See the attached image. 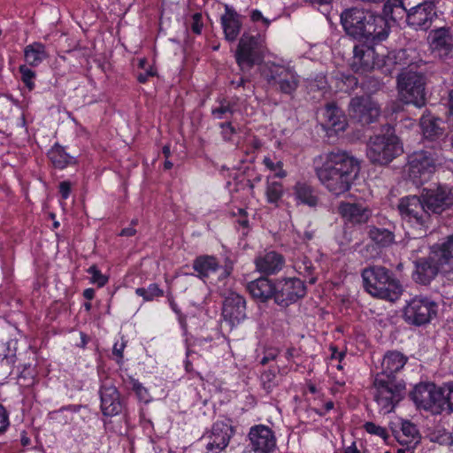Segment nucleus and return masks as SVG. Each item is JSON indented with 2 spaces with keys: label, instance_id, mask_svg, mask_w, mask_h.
Segmentation results:
<instances>
[{
  "label": "nucleus",
  "instance_id": "obj_1",
  "mask_svg": "<svg viewBox=\"0 0 453 453\" xmlns=\"http://www.w3.org/2000/svg\"><path fill=\"white\" fill-rule=\"evenodd\" d=\"M359 162L346 151H331L315 168L320 183L335 196L347 192L359 173Z\"/></svg>",
  "mask_w": 453,
  "mask_h": 453
},
{
  "label": "nucleus",
  "instance_id": "obj_2",
  "mask_svg": "<svg viewBox=\"0 0 453 453\" xmlns=\"http://www.w3.org/2000/svg\"><path fill=\"white\" fill-rule=\"evenodd\" d=\"M341 23L346 34L358 41L381 42L388 36L385 19L367 10H345L341 14Z\"/></svg>",
  "mask_w": 453,
  "mask_h": 453
},
{
  "label": "nucleus",
  "instance_id": "obj_3",
  "mask_svg": "<svg viewBox=\"0 0 453 453\" xmlns=\"http://www.w3.org/2000/svg\"><path fill=\"white\" fill-rule=\"evenodd\" d=\"M381 132L370 138L366 154L372 164L387 165L403 154V148L392 126H384Z\"/></svg>",
  "mask_w": 453,
  "mask_h": 453
},
{
  "label": "nucleus",
  "instance_id": "obj_4",
  "mask_svg": "<svg viewBox=\"0 0 453 453\" xmlns=\"http://www.w3.org/2000/svg\"><path fill=\"white\" fill-rule=\"evenodd\" d=\"M406 393V384L398 377L377 373L373 380L372 394L380 411L390 413L403 400Z\"/></svg>",
  "mask_w": 453,
  "mask_h": 453
},
{
  "label": "nucleus",
  "instance_id": "obj_5",
  "mask_svg": "<svg viewBox=\"0 0 453 453\" xmlns=\"http://www.w3.org/2000/svg\"><path fill=\"white\" fill-rule=\"evenodd\" d=\"M261 75L270 88L294 98L300 80L299 75L293 68L275 62H268L264 65Z\"/></svg>",
  "mask_w": 453,
  "mask_h": 453
},
{
  "label": "nucleus",
  "instance_id": "obj_6",
  "mask_svg": "<svg viewBox=\"0 0 453 453\" xmlns=\"http://www.w3.org/2000/svg\"><path fill=\"white\" fill-rule=\"evenodd\" d=\"M266 50L265 36L264 35L260 33L251 35L244 32L235 50V62L242 69L252 68L264 61Z\"/></svg>",
  "mask_w": 453,
  "mask_h": 453
},
{
  "label": "nucleus",
  "instance_id": "obj_7",
  "mask_svg": "<svg viewBox=\"0 0 453 453\" xmlns=\"http://www.w3.org/2000/svg\"><path fill=\"white\" fill-rule=\"evenodd\" d=\"M425 77L417 72H402L397 76V88L400 99L418 108L426 104Z\"/></svg>",
  "mask_w": 453,
  "mask_h": 453
},
{
  "label": "nucleus",
  "instance_id": "obj_8",
  "mask_svg": "<svg viewBox=\"0 0 453 453\" xmlns=\"http://www.w3.org/2000/svg\"><path fill=\"white\" fill-rule=\"evenodd\" d=\"M398 211L403 224L415 230H426L428 227L430 213L422 199L417 196H405L400 199Z\"/></svg>",
  "mask_w": 453,
  "mask_h": 453
},
{
  "label": "nucleus",
  "instance_id": "obj_9",
  "mask_svg": "<svg viewBox=\"0 0 453 453\" xmlns=\"http://www.w3.org/2000/svg\"><path fill=\"white\" fill-rule=\"evenodd\" d=\"M193 269L196 276L204 283L207 280L223 281L226 280L234 271V263L226 259L224 265H220L218 258L212 255H200L193 261Z\"/></svg>",
  "mask_w": 453,
  "mask_h": 453
},
{
  "label": "nucleus",
  "instance_id": "obj_10",
  "mask_svg": "<svg viewBox=\"0 0 453 453\" xmlns=\"http://www.w3.org/2000/svg\"><path fill=\"white\" fill-rule=\"evenodd\" d=\"M437 154L432 150L414 151L408 157V175L415 185L427 181L436 168Z\"/></svg>",
  "mask_w": 453,
  "mask_h": 453
},
{
  "label": "nucleus",
  "instance_id": "obj_11",
  "mask_svg": "<svg viewBox=\"0 0 453 453\" xmlns=\"http://www.w3.org/2000/svg\"><path fill=\"white\" fill-rule=\"evenodd\" d=\"M437 304L426 297L412 298L403 309L404 320L413 326H423L436 316Z\"/></svg>",
  "mask_w": 453,
  "mask_h": 453
},
{
  "label": "nucleus",
  "instance_id": "obj_12",
  "mask_svg": "<svg viewBox=\"0 0 453 453\" xmlns=\"http://www.w3.org/2000/svg\"><path fill=\"white\" fill-rule=\"evenodd\" d=\"M349 114L352 119L365 126L377 120L380 108L371 96H355L350 100Z\"/></svg>",
  "mask_w": 453,
  "mask_h": 453
},
{
  "label": "nucleus",
  "instance_id": "obj_13",
  "mask_svg": "<svg viewBox=\"0 0 453 453\" xmlns=\"http://www.w3.org/2000/svg\"><path fill=\"white\" fill-rule=\"evenodd\" d=\"M249 447L242 453H272L276 449V436L267 426L256 425L248 434Z\"/></svg>",
  "mask_w": 453,
  "mask_h": 453
},
{
  "label": "nucleus",
  "instance_id": "obj_14",
  "mask_svg": "<svg viewBox=\"0 0 453 453\" xmlns=\"http://www.w3.org/2000/svg\"><path fill=\"white\" fill-rule=\"evenodd\" d=\"M411 399L418 409L426 411L439 407L444 403V391L442 388L434 383H421L415 387L411 392Z\"/></svg>",
  "mask_w": 453,
  "mask_h": 453
},
{
  "label": "nucleus",
  "instance_id": "obj_15",
  "mask_svg": "<svg viewBox=\"0 0 453 453\" xmlns=\"http://www.w3.org/2000/svg\"><path fill=\"white\" fill-rule=\"evenodd\" d=\"M422 201L433 213H441L453 204V189L448 185L439 184L434 188L424 189Z\"/></svg>",
  "mask_w": 453,
  "mask_h": 453
},
{
  "label": "nucleus",
  "instance_id": "obj_16",
  "mask_svg": "<svg viewBox=\"0 0 453 453\" xmlns=\"http://www.w3.org/2000/svg\"><path fill=\"white\" fill-rule=\"evenodd\" d=\"M435 15L434 3L424 2L408 10L405 23L415 29L426 30L430 27Z\"/></svg>",
  "mask_w": 453,
  "mask_h": 453
},
{
  "label": "nucleus",
  "instance_id": "obj_17",
  "mask_svg": "<svg viewBox=\"0 0 453 453\" xmlns=\"http://www.w3.org/2000/svg\"><path fill=\"white\" fill-rule=\"evenodd\" d=\"M232 434V428L228 425L214 424L210 434L203 437L207 440L205 453H220L227 447Z\"/></svg>",
  "mask_w": 453,
  "mask_h": 453
},
{
  "label": "nucleus",
  "instance_id": "obj_18",
  "mask_svg": "<svg viewBox=\"0 0 453 453\" xmlns=\"http://www.w3.org/2000/svg\"><path fill=\"white\" fill-rule=\"evenodd\" d=\"M365 41L354 46L351 68L357 73H366L374 68L376 53L372 45Z\"/></svg>",
  "mask_w": 453,
  "mask_h": 453
},
{
  "label": "nucleus",
  "instance_id": "obj_19",
  "mask_svg": "<svg viewBox=\"0 0 453 453\" xmlns=\"http://www.w3.org/2000/svg\"><path fill=\"white\" fill-rule=\"evenodd\" d=\"M224 8L225 12L220 17L224 38L228 42H234L238 39L242 32V17L229 4H225Z\"/></svg>",
  "mask_w": 453,
  "mask_h": 453
},
{
  "label": "nucleus",
  "instance_id": "obj_20",
  "mask_svg": "<svg viewBox=\"0 0 453 453\" xmlns=\"http://www.w3.org/2000/svg\"><path fill=\"white\" fill-rule=\"evenodd\" d=\"M222 315L231 325H235L246 318V303L242 296L232 292L223 303Z\"/></svg>",
  "mask_w": 453,
  "mask_h": 453
},
{
  "label": "nucleus",
  "instance_id": "obj_21",
  "mask_svg": "<svg viewBox=\"0 0 453 453\" xmlns=\"http://www.w3.org/2000/svg\"><path fill=\"white\" fill-rule=\"evenodd\" d=\"M408 9L403 0H386L383 4L381 18H384L388 27V33L391 27L405 24Z\"/></svg>",
  "mask_w": 453,
  "mask_h": 453
},
{
  "label": "nucleus",
  "instance_id": "obj_22",
  "mask_svg": "<svg viewBox=\"0 0 453 453\" xmlns=\"http://www.w3.org/2000/svg\"><path fill=\"white\" fill-rule=\"evenodd\" d=\"M100 398L104 416H115L121 411L119 394L115 386L104 383L100 389Z\"/></svg>",
  "mask_w": 453,
  "mask_h": 453
},
{
  "label": "nucleus",
  "instance_id": "obj_23",
  "mask_svg": "<svg viewBox=\"0 0 453 453\" xmlns=\"http://www.w3.org/2000/svg\"><path fill=\"white\" fill-rule=\"evenodd\" d=\"M285 264L284 257L274 250L268 251L255 259L257 270L266 276L278 273Z\"/></svg>",
  "mask_w": 453,
  "mask_h": 453
},
{
  "label": "nucleus",
  "instance_id": "obj_24",
  "mask_svg": "<svg viewBox=\"0 0 453 453\" xmlns=\"http://www.w3.org/2000/svg\"><path fill=\"white\" fill-rule=\"evenodd\" d=\"M394 436L399 444L411 450L419 444L421 440L420 433L417 426L409 420H403L399 430H394Z\"/></svg>",
  "mask_w": 453,
  "mask_h": 453
},
{
  "label": "nucleus",
  "instance_id": "obj_25",
  "mask_svg": "<svg viewBox=\"0 0 453 453\" xmlns=\"http://www.w3.org/2000/svg\"><path fill=\"white\" fill-rule=\"evenodd\" d=\"M420 128L426 139L435 141L443 135L444 122L426 110L420 118Z\"/></svg>",
  "mask_w": 453,
  "mask_h": 453
},
{
  "label": "nucleus",
  "instance_id": "obj_26",
  "mask_svg": "<svg viewBox=\"0 0 453 453\" xmlns=\"http://www.w3.org/2000/svg\"><path fill=\"white\" fill-rule=\"evenodd\" d=\"M305 291V285H274L273 298L278 304L287 306L303 296Z\"/></svg>",
  "mask_w": 453,
  "mask_h": 453
},
{
  "label": "nucleus",
  "instance_id": "obj_27",
  "mask_svg": "<svg viewBox=\"0 0 453 453\" xmlns=\"http://www.w3.org/2000/svg\"><path fill=\"white\" fill-rule=\"evenodd\" d=\"M412 279L415 283H430L439 273V262L430 258H419L415 261Z\"/></svg>",
  "mask_w": 453,
  "mask_h": 453
},
{
  "label": "nucleus",
  "instance_id": "obj_28",
  "mask_svg": "<svg viewBox=\"0 0 453 453\" xmlns=\"http://www.w3.org/2000/svg\"><path fill=\"white\" fill-rule=\"evenodd\" d=\"M47 157L55 169L64 170L77 165V159L70 155L65 147L55 142L47 152Z\"/></svg>",
  "mask_w": 453,
  "mask_h": 453
},
{
  "label": "nucleus",
  "instance_id": "obj_29",
  "mask_svg": "<svg viewBox=\"0 0 453 453\" xmlns=\"http://www.w3.org/2000/svg\"><path fill=\"white\" fill-rule=\"evenodd\" d=\"M339 213L348 222L352 224H362L368 220L369 210L360 203H341Z\"/></svg>",
  "mask_w": 453,
  "mask_h": 453
},
{
  "label": "nucleus",
  "instance_id": "obj_30",
  "mask_svg": "<svg viewBox=\"0 0 453 453\" xmlns=\"http://www.w3.org/2000/svg\"><path fill=\"white\" fill-rule=\"evenodd\" d=\"M431 48L441 58H446L452 52L453 38L448 28L441 27L434 31Z\"/></svg>",
  "mask_w": 453,
  "mask_h": 453
},
{
  "label": "nucleus",
  "instance_id": "obj_31",
  "mask_svg": "<svg viewBox=\"0 0 453 453\" xmlns=\"http://www.w3.org/2000/svg\"><path fill=\"white\" fill-rule=\"evenodd\" d=\"M363 283H399L392 271L381 265H369L361 272Z\"/></svg>",
  "mask_w": 453,
  "mask_h": 453
},
{
  "label": "nucleus",
  "instance_id": "obj_32",
  "mask_svg": "<svg viewBox=\"0 0 453 453\" xmlns=\"http://www.w3.org/2000/svg\"><path fill=\"white\" fill-rule=\"evenodd\" d=\"M367 236L376 249L379 250L377 254L395 242L394 232L385 227L368 226Z\"/></svg>",
  "mask_w": 453,
  "mask_h": 453
},
{
  "label": "nucleus",
  "instance_id": "obj_33",
  "mask_svg": "<svg viewBox=\"0 0 453 453\" xmlns=\"http://www.w3.org/2000/svg\"><path fill=\"white\" fill-rule=\"evenodd\" d=\"M366 293L372 296L389 302H395L400 298L403 293L401 285H363Z\"/></svg>",
  "mask_w": 453,
  "mask_h": 453
},
{
  "label": "nucleus",
  "instance_id": "obj_34",
  "mask_svg": "<svg viewBox=\"0 0 453 453\" xmlns=\"http://www.w3.org/2000/svg\"><path fill=\"white\" fill-rule=\"evenodd\" d=\"M408 358L398 351H388L383 357L380 373L398 377L397 373L403 368Z\"/></svg>",
  "mask_w": 453,
  "mask_h": 453
},
{
  "label": "nucleus",
  "instance_id": "obj_35",
  "mask_svg": "<svg viewBox=\"0 0 453 453\" xmlns=\"http://www.w3.org/2000/svg\"><path fill=\"white\" fill-rule=\"evenodd\" d=\"M294 200L296 204L315 207L318 204L319 198L315 195L314 188L308 183L297 181L293 188Z\"/></svg>",
  "mask_w": 453,
  "mask_h": 453
},
{
  "label": "nucleus",
  "instance_id": "obj_36",
  "mask_svg": "<svg viewBox=\"0 0 453 453\" xmlns=\"http://www.w3.org/2000/svg\"><path fill=\"white\" fill-rule=\"evenodd\" d=\"M326 127L334 133L344 131L347 126L345 116L342 111L334 104H328L325 110Z\"/></svg>",
  "mask_w": 453,
  "mask_h": 453
},
{
  "label": "nucleus",
  "instance_id": "obj_37",
  "mask_svg": "<svg viewBox=\"0 0 453 453\" xmlns=\"http://www.w3.org/2000/svg\"><path fill=\"white\" fill-rule=\"evenodd\" d=\"M24 58L28 65L38 66L48 58L45 45L38 42L27 45L24 49Z\"/></svg>",
  "mask_w": 453,
  "mask_h": 453
},
{
  "label": "nucleus",
  "instance_id": "obj_38",
  "mask_svg": "<svg viewBox=\"0 0 453 453\" xmlns=\"http://www.w3.org/2000/svg\"><path fill=\"white\" fill-rule=\"evenodd\" d=\"M333 82L337 91L350 93L357 88L358 80L349 71L334 73Z\"/></svg>",
  "mask_w": 453,
  "mask_h": 453
},
{
  "label": "nucleus",
  "instance_id": "obj_39",
  "mask_svg": "<svg viewBox=\"0 0 453 453\" xmlns=\"http://www.w3.org/2000/svg\"><path fill=\"white\" fill-rule=\"evenodd\" d=\"M438 262L444 272L453 271V234L436 251Z\"/></svg>",
  "mask_w": 453,
  "mask_h": 453
},
{
  "label": "nucleus",
  "instance_id": "obj_40",
  "mask_svg": "<svg viewBox=\"0 0 453 453\" xmlns=\"http://www.w3.org/2000/svg\"><path fill=\"white\" fill-rule=\"evenodd\" d=\"M296 269L300 275L303 276V280L296 278H285V283H316L317 277L313 275L314 267L309 259H304L301 263L296 265Z\"/></svg>",
  "mask_w": 453,
  "mask_h": 453
},
{
  "label": "nucleus",
  "instance_id": "obj_41",
  "mask_svg": "<svg viewBox=\"0 0 453 453\" xmlns=\"http://www.w3.org/2000/svg\"><path fill=\"white\" fill-rule=\"evenodd\" d=\"M274 285H247V288L253 298L265 302L273 298Z\"/></svg>",
  "mask_w": 453,
  "mask_h": 453
},
{
  "label": "nucleus",
  "instance_id": "obj_42",
  "mask_svg": "<svg viewBox=\"0 0 453 453\" xmlns=\"http://www.w3.org/2000/svg\"><path fill=\"white\" fill-rule=\"evenodd\" d=\"M284 194V188L280 181L267 182L265 188L266 201L272 204H277L282 198Z\"/></svg>",
  "mask_w": 453,
  "mask_h": 453
},
{
  "label": "nucleus",
  "instance_id": "obj_43",
  "mask_svg": "<svg viewBox=\"0 0 453 453\" xmlns=\"http://www.w3.org/2000/svg\"><path fill=\"white\" fill-rule=\"evenodd\" d=\"M217 102L219 105L211 109V115L215 119H222L226 117V114L233 116L234 112L233 103L225 97H219Z\"/></svg>",
  "mask_w": 453,
  "mask_h": 453
},
{
  "label": "nucleus",
  "instance_id": "obj_44",
  "mask_svg": "<svg viewBox=\"0 0 453 453\" xmlns=\"http://www.w3.org/2000/svg\"><path fill=\"white\" fill-rule=\"evenodd\" d=\"M20 73V81L29 92L35 88L36 73L29 68L27 65H21L19 67Z\"/></svg>",
  "mask_w": 453,
  "mask_h": 453
},
{
  "label": "nucleus",
  "instance_id": "obj_45",
  "mask_svg": "<svg viewBox=\"0 0 453 453\" xmlns=\"http://www.w3.org/2000/svg\"><path fill=\"white\" fill-rule=\"evenodd\" d=\"M263 164L268 170L274 173L275 177L282 179L287 176V172L283 169L282 161L273 162L270 157H265Z\"/></svg>",
  "mask_w": 453,
  "mask_h": 453
},
{
  "label": "nucleus",
  "instance_id": "obj_46",
  "mask_svg": "<svg viewBox=\"0 0 453 453\" xmlns=\"http://www.w3.org/2000/svg\"><path fill=\"white\" fill-rule=\"evenodd\" d=\"M261 384L266 393H270L278 386L276 372L271 370L261 374Z\"/></svg>",
  "mask_w": 453,
  "mask_h": 453
},
{
  "label": "nucleus",
  "instance_id": "obj_47",
  "mask_svg": "<svg viewBox=\"0 0 453 453\" xmlns=\"http://www.w3.org/2000/svg\"><path fill=\"white\" fill-rule=\"evenodd\" d=\"M136 294L142 296L145 301L153 300L155 297L162 296L164 291L157 288V285H149L147 288H139L135 290Z\"/></svg>",
  "mask_w": 453,
  "mask_h": 453
},
{
  "label": "nucleus",
  "instance_id": "obj_48",
  "mask_svg": "<svg viewBox=\"0 0 453 453\" xmlns=\"http://www.w3.org/2000/svg\"><path fill=\"white\" fill-rule=\"evenodd\" d=\"M130 385L140 401L148 403L150 400V395L148 389L142 386L137 380L130 378Z\"/></svg>",
  "mask_w": 453,
  "mask_h": 453
},
{
  "label": "nucleus",
  "instance_id": "obj_49",
  "mask_svg": "<svg viewBox=\"0 0 453 453\" xmlns=\"http://www.w3.org/2000/svg\"><path fill=\"white\" fill-rule=\"evenodd\" d=\"M203 14L202 12H195L191 15L189 20V28L195 35H202L203 28Z\"/></svg>",
  "mask_w": 453,
  "mask_h": 453
},
{
  "label": "nucleus",
  "instance_id": "obj_50",
  "mask_svg": "<svg viewBox=\"0 0 453 453\" xmlns=\"http://www.w3.org/2000/svg\"><path fill=\"white\" fill-rule=\"evenodd\" d=\"M221 129V136L224 141L230 142L233 136L237 133L236 128L233 126L231 121L221 122L219 124Z\"/></svg>",
  "mask_w": 453,
  "mask_h": 453
},
{
  "label": "nucleus",
  "instance_id": "obj_51",
  "mask_svg": "<svg viewBox=\"0 0 453 453\" xmlns=\"http://www.w3.org/2000/svg\"><path fill=\"white\" fill-rule=\"evenodd\" d=\"M250 17L251 22L261 24V27H260L261 29L266 30L269 27V26L271 25V20L269 19L264 17L263 13L257 9L252 10L250 12Z\"/></svg>",
  "mask_w": 453,
  "mask_h": 453
},
{
  "label": "nucleus",
  "instance_id": "obj_52",
  "mask_svg": "<svg viewBox=\"0 0 453 453\" xmlns=\"http://www.w3.org/2000/svg\"><path fill=\"white\" fill-rule=\"evenodd\" d=\"M364 427L365 431L371 434L378 435L379 437L383 438L384 440H387L388 438L387 430L384 427L377 426L372 422H366L364 425Z\"/></svg>",
  "mask_w": 453,
  "mask_h": 453
},
{
  "label": "nucleus",
  "instance_id": "obj_53",
  "mask_svg": "<svg viewBox=\"0 0 453 453\" xmlns=\"http://www.w3.org/2000/svg\"><path fill=\"white\" fill-rule=\"evenodd\" d=\"M88 273L91 275L90 283H107L108 278L104 275L96 265H91L88 269Z\"/></svg>",
  "mask_w": 453,
  "mask_h": 453
},
{
  "label": "nucleus",
  "instance_id": "obj_54",
  "mask_svg": "<svg viewBox=\"0 0 453 453\" xmlns=\"http://www.w3.org/2000/svg\"><path fill=\"white\" fill-rule=\"evenodd\" d=\"M126 348V342L121 340L120 342H115L112 348V355L116 358L118 364H121L123 361V352Z\"/></svg>",
  "mask_w": 453,
  "mask_h": 453
},
{
  "label": "nucleus",
  "instance_id": "obj_55",
  "mask_svg": "<svg viewBox=\"0 0 453 453\" xmlns=\"http://www.w3.org/2000/svg\"><path fill=\"white\" fill-rule=\"evenodd\" d=\"M10 426L9 413L0 403V434H4Z\"/></svg>",
  "mask_w": 453,
  "mask_h": 453
},
{
  "label": "nucleus",
  "instance_id": "obj_56",
  "mask_svg": "<svg viewBox=\"0 0 453 453\" xmlns=\"http://www.w3.org/2000/svg\"><path fill=\"white\" fill-rule=\"evenodd\" d=\"M58 192L63 200L69 198L72 192V183L69 180H63L58 184Z\"/></svg>",
  "mask_w": 453,
  "mask_h": 453
},
{
  "label": "nucleus",
  "instance_id": "obj_57",
  "mask_svg": "<svg viewBox=\"0 0 453 453\" xmlns=\"http://www.w3.org/2000/svg\"><path fill=\"white\" fill-rule=\"evenodd\" d=\"M444 391V402L448 403L449 409L453 411V383H449L442 388Z\"/></svg>",
  "mask_w": 453,
  "mask_h": 453
},
{
  "label": "nucleus",
  "instance_id": "obj_58",
  "mask_svg": "<svg viewBox=\"0 0 453 453\" xmlns=\"http://www.w3.org/2000/svg\"><path fill=\"white\" fill-rule=\"evenodd\" d=\"M157 75V70L153 66H150L144 73H140L137 75V81L141 84H145L148 82L150 77H155Z\"/></svg>",
  "mask_w": 453,
  "mask_h": 453
},
{
  "label": "nucleus",
  "instance_id": "obj_59",
  "mask_svg": "<svg viewBox=\"0 0 453 453\" xmlns=\"http://www.w3.org/2000/svg\"><path fill=\"white\" fill-rule=\"evenodd\" d=\"M280 351L278 349H267L265 352V356L260 361L261 365H266L269 361L274 360L279 355Z\"/></svg>",
  "mask_w": 453,
  "mask_h": 453
},
{
  "label": "nucleus",
  "instance_id": "obj_60",
  "mask_svg": "<svg viewBox=\"0 0 453 453\" xmlns=\"http://www.w3.org/2000/svg\"><path fill=\"white\" fill-rule=\"evenodd\" d=\"M236 224L238 225L239 227L242 228V236H247L249 234V230H250V221H249L248 216L239 218L236 220Z\"/></svg>",
  "mask_w": 453,
  "mask_h": 453
},
{
  "label": "nucleus",
  "instance_id": "obj_61",
  "mask_svg": "<svg viewBox=\"0 0 453 453\" xmlns=\"http://www.w3.org/2000/svg\"><path fill=\"white\" fill-rule=\"evenodd\" d=\"M136 233H137V231L134 227L128 226V227H125V228L121 229V231L119 233V236L132 237V236H134L136 234Z\"/></svg>",
  "mask_w": 453,
  "mask_h": 453
},
{
  "label": "nucleus",
  "instance_id": "obj_62",
  "mask_svg": "<svg viewBox=\"0 0 453 453\" xmlns=\"http://www.w3.org/2000/svg\"><path fill=\"white\" fill-rule=\"evenodd\" d=\"M333 0H303L304 3L309 4L312 6H322L330 4Z\"/></svg>",
  "mask_w": 453,
  "mask_h": 453
},
{
  "label": "nucleus",
  "instance_id": "obj_63",
  "mask_svg": "<svg viewBox=\"0 0 453 453\" xmlns=\"http://www.w3.org/2000/svg\"><path fill=\"white\" fill-rule=\"evenodd\" d=\"M83 296L86 299L91 300L94 298L95 290L94 288H87L84 290Z\"/></svg>",
  "mask_w": 453,
  "mask_h": 453
},
{
  "label": "nucleus",
  "instance_id": "obj_64",
  "mask_svg": "<svg viewBox=\"0 0 453 453\" xmlns=\"http://www.w3.org/2000/svg\"><path fill=\"white\" fill-rule=\"evenodd\" d=\"M344 453H360V451L357 449L355 443H353L351 446L345 449Z\"/></svg>",
  "mask_w": 453,
  "mask_h": 453
}]
</instances>
